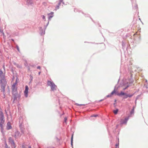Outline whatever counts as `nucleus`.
Instances as JSON below:
<instances>
[{"instance_id":"nucleus-28","label":"nucleus","mask_w":148,"mask_h":148,"mask_svg":"<svg viewBox=\"0 0 148 148\" xmlns=\"http://www.w3.org/2000/svg\"><path fill=\"white\" fill-rule=\"evenodd\" d=\"M11 40H12V41H14V40L13 39H11Z\"/></svg>"},{"instance_id":"nucleus-26","label":"nucleus","mask_w":148,"mask_h":148,"mask_svg":"<svg viewBox=\"0 0 148 148\" xmlns=\"http://www.w3.org/2000/svg\"><path fill=\"white\" fill-rule=\"evenodd\" d=\"M40 72H39V73H38V74H39V75H40Z\"/></svg>"},{"instance_id":"nucleus-5","label":"nucleus","mask_w":148,"mask_h":148,"mask_svg":"<svg viewBox=\"0 0 148 148\" xmlns=\"http://www.w3.org/2000/svg\"><path fill=\"white\" fill-rule=\"evenodd\" d=\"M3 116H1L0 117V127L2 129L3 128V124L4 123V120H3Z\"/></svg>"},{"instance_id":"nucleus-13","label":"nucleus","mask_w":148,"mask_h":148,"mask_svg":"<svg viewBox=\"0 0 148 148\" xmlns=\"http://www.w3.org/2000/svg\"><path fill=\"white\" fill-rule=\"evenodd\" d=\"M76 105L77 106H83L84 105V104H79L78 103H76Z\"/></svg>"},{"instance_id":"nucleus-11","label":"nucleus","mask_w":148,"mask_h":148,"mask_svg":"<svg viewBox=\"0 0 148 148\" xmlns=\"http://www.w3.org/2000/svg\"><path fill=\"white\" fill-rule=\"evenodd\" d=\"M118 110L116 109V110H114L113 111L114 113L115 114H116L118 112Z\"/></svg>"},{"instance_id":"nucleus-9","label":"nucleus","mask_w":148,"mask_h":148,"mask_svg":"<svg viewBox=\"0 0 148 148\" xmlns=\"http://www.w3.org/2000/svg\"><path fill=\"white\" fill-rule=\"evenodd\" d=\"M9 142L11 144L13 143L14 141L11 137H10L9 138Z\"/></svg>"},{"instance_id":"nucleus-2","label":"nucleus","mask_w":148,"mask_h":148,"mask_svg":"<svg viewBox=\"0 0 148 148\" xmlns=\"http://www.w3.org/2000/svg\"><path fill=\"white\" fill-rule=\"evenodd\" d=\"M17 82L16 80L15 82L11 86L12 92L14 95L16 94L17 93Z\"/></svg>"},{"instance_id":"nucleus-27","label":"nucleus","mask_w":148,"mask_h":148,"mask_svg":"<svg viewBox=\"0 0 148 148\" xmlns=\"http://www.w3.org/2000/svg\"><path fill=\"white\" fill-rule=\"evenodd\" d=\"M94 116V117H96L97 116V115H94V116Z\"/></svg>"},{"instance_id":"nucleus-18","label":"nucleus","mask_w":148,"mask_h":148,"mask_svg":"<svg viewBox=\"0 0 148 148\" xmlns=\"http://www.w3.org/2000/svg\"><path fill=\"white\" fill-rule=\"evenodd\" d=\"M54 13L53 12H51L49 14H48L49 15V14H51V15H52Z\"/></svg>"},{"instance_id":"nucleus-8","label":"nucleus","mask_w":148,"mask_h":148,"mask_svg":"<svg viewBox=\"0 0 148 148\" xmlns=\"http://www.w3.org/2000/svg\"><path fill=\"white\" fill-rule=\"evenodd\" d=\"M62 1V0H60L59 2L58 3V5L56 7V10H57L59 9V6L60 5Z\"/></svg>"},{"instance_id":"nucleus-10","label":"nucleus","mask_w":148,"mask_h":148,"mask_svg":"<svg viewBox=\"0 0 148 148\" xmlns=\"http://www.w3.org/2000/svg\"><path fill=\"white\" fill-rule=\"evenodd\" d=\"M11 145L12 148H15L16 147V145L15 144L14 142L11 144Z\"/></svg>"},{"instance_id":"nucleus-22","label":"nucleus","mask_w":148,"mask_h":148,"mask_svg":"<svg viewBox=\"0 0 148 148\" xmlns=\"http://www.w3.org/2000/svg\"><path fill=\"white\" fill-rule=\"evenodd\" d=\"M22 147L23 148H27L25 147V146L24 145H23L22 146Z\"/></svg>"},{"instance_id":"nucleus-7","label":"nucleus","mask_w":148,"mask_h":148,"mask_svg":"<svg viewBox=\"0 0 148 148\" xmlns=\"http://www.w3.org/2000/svg\"><path fill=\"white\" fill-rule=\"evenodd\" d=\"M12 128L11 123L10 122H8L7 123V129L8 130L11 129Z\"/></svg>"},{"instance_id":"nucleus-19","label":"nucleus","mask_w":148,"mask_h":148,"mask_svg":"<svg viewBox=\"0 0 148 148\" xmlns=\"http://www.w3.org/2000/svg\"><path fill=\"white\" fill-rule=\"evenodd\" d=\"M5 148H9L6 144H5Z\"/></svg>"},{"instance_id":"nucleus-14","label":"nucleus","mask_w":148,"mask_h":148,"mask_svg":"<svg viewBox=\"0 0 148 148\" xmlns=\"http://www.w3.org/2000/svg\"><path fill=\"white\" fill-rule=\"evenodd\" d=\"M125 95V93L122 92H121L120 93V95Z\"/></svg>"},{"instance_id":"nucleus-12","label":"nucleus","mask_w":148,"mask_h":148,"mask_svg":"<svg viewBox=\"0 0 148 148\" xmlns=\"http://www.w3.org/2000/svg\"><path fill=\"white\" fill-rule=\"evenodd\" d=\"M73 134H72L71 138V143L72 145H73Z\"/></svg>"},{"instance_id":"nucleus-24","label":"nucleus","mask_w":148,"mask_h":148,"mask_svg":"<svg viewBox=\"0 0 148 148\" xmlns=\"http://www.w3.org/2000/svg\"><path fill=\"white\" fill-rule=\"evenodd\" d=\"M42 18L43 19H45V16H44V15H43L42 16Z\"/></svg>"},{"instance_id":"nucleus-30","label":"nucleus","mask_w":148,"mask_h":148,"mask_svg":"<svg viewBox=\"0 0 148 148\" xmlns=\"http://www.w3.org/2000/svg\"><path fill=\"white\" fill-rule=\"evenodd\" d=\"M3 68H4V67H5L4 66H3Z\"/></svg>"},{"instance_id":"nucleus-23","label":"nucleus","mask_w":148,"mask_h":148,"mask_svg":"<svg viewBox=\"0 0 148 148\" xmlns=\"http://www.w3.org/2000/svg\"><path fill=\"white\" fill-rule=\"evenodd\" d=\"M37 68L38 69H40V66H38L37 67Z\"/></svg>"},{"instance_id":"nucleus-1","label":"nucleus","mask_w":148,"mask_h":148,"mask_svg":"<svg viewBox=\"0 0 148 148\" xmlns=\"http://www.w3.org/2000/svg\"><path fill=\"white\" fill-rule=\"evenodd\" d=\"M0 84L1 85V86L4 88L6 84L5 75H3L2 71L1 70L0 71Z\"/></svg>"},{"instance_id":"nucleus-31","label":"nucleus","mask_w":148,"mask_h":148,"mask_svg":"<svg viewBox=\"0 0 148 148\" xmlns=\"http://www.w3.org/2000/svg\"><path fill=\"white\" fill-rule=\"evenodd\" d=\"M3 35H4V33H3Z\"/></svg>"},{"instance_id":"nucleus-29","label":"nucleus","mask_w":148,"mask_h":148,"mask_svg":"<svg viewBox=\"0 0 148 148\" xmlns=\"http://www.w3.org/2000/svg\"><path fill=\"white\" fill-rule=\"evenodd\" d=\"M103 99H102V100H100V101H103Z\"/></svg>"},{"instance_id":"nucleus-21","label":"nucleus","mask_w":148,"mask_h":148,"mask_svg":"<svg viewBox=\"0 0 148 148\" xmlns=\"http://www.w3.org/2000/svg\"><path fill=\"white\" fill-rule=\"evenodd\" d=\"M53 17V16H50L49 17V18L50 19V18H52V17Z\"/></svg>"},{"instance_id":"nucleus-4","label":"nucleus","mask_w":148,"mask_h":148,"mask_svg":"<svg viewBox=\"0 0 148 148\" xmlns=\"http://www.w3.org/2000/svg\"><path fill=\"white\" fill-rule=\"evenodd\" d=\"M129 119V117H126L123 118L120 120V124L122 125L123 124H126L127 121Z\"/></svg>"},{"instance_id":"nucleus-6","label":"nucleus","mask_w":148,"mask_h":148,"mask_svg":"<svg viewBox=\"0 0 148 148\" xmlns=\"http://www.w3.org/2000/svg\"><path fill=\"white\" fill-rule=\"evenodd\" d=\"M28 90V86L27 85H26L25 86V89L24 91L25 95L26 97H27Z\"/></svg>"},{"instance_id":"nucleus-17","label":"nucleus","mask_w":148,"mask_h":148,"mask_svg":"<svg viewBox=\"0 0 148 148\" xmlns=\"http://www.w3.org/2000/svg\"><path fill=\"white\" fill-rule=\"evenodd\" d=\"M115 91L114 90V91H113L111 93V95H113L114 93H115Z\"/></svg>"},{"instance_id":"nucleus-15","label":"nucleus","mask_w":148,"mask_h":148,"mask_svg":"<svg viewBox=\"0 0 148 148\" xmlns=\"http://www.w3.org/2000/svg\"><path fill=\"white\" fill-rule=\"evenodd\" d=\"M133 95H127V97H132V96Z\"/></svg>"},{"instance_id":"nucleus-16","label":"nucleus","mask_w":148,"mask_h":148,"mask_svg":"<svg viewBox=\"0 0 148 148\" xmlns=\"http://www.w3.org/2000/svg\"><path fill=\"white\" fill-rule=\"evenodd\" d=\"M129 85H127V86L126 87H125V88H124L123 89L124 90H125V89H126L129 86Z\"/></svg>"},{"instance_id":"nucleus-20","label":"nucleus","mask_w":148,"mask_h":148,"mask_svg":"<svg viewBox=\"0 0 148 148\" xmlns=\"http://www.w3.org/2000/svg\"><path fill=\"white\" fill-rule=\"evenodd\" d=\"M64 122H65L66 123V120H67L66 118V117H65L64 118Z\"/></svg>"},{"instance_id":"nucleus-3","label":"nucleus","mask_w":148,"mask_h":148,"mask_svg":"<svg viewBox=\"0 0 148 148\" xmlns=\"http://www.w3.org/2000/svg\"><path fill=\"white\" fill-rule=\"evenodd\" d=\"M47 84L48 86H51V90H52L54 91L56 90L57 87V86L53 82L48 81L47 82Z\"/></svg>"},{"instance_id":"nucleus-25","label":"nucleus","mask_w":148,"mask_h":148,"mask_svg":"<svg viewBox=\"0 0 148 148\" xmlns=\"http://www.w3.org/2000/svg\"><path fill=\"white\" fill-rule=\"evenodd\" d=\"M47 148H54L52 147H48Z\"/></svg>"}]
</instances>
